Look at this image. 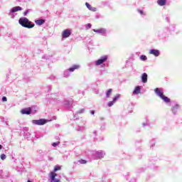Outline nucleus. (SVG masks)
Segmentation results:
<instances>
[{"mask_svg": "<svg viewBox=\"0 0 182 182\" xmlns=\"http://www.w3.org/2000/svg\"><path fill=\"white\" fill-rule=\"evenodd\" d=\"M58 144H59V142H53L52 144V146H53V147H56V146H58Z\"/></svg>", "mask_w": 182, "mask_h": 182, "instance_id": "393cba45", "label": "nucleus"}, {"mask_svg": "<svg viewBox=\"0 0 182 182\" xmlns=\"http://www.w3.org/2000/svg\"><path fill=\"white\" fill-rule=\"evenodd\" d=\"M86 26H87V28H88V29H90V28H92V24L87 23V24L86 25Z\"/></svg>", "mask_w": 182, "mask_h": 182, "instance_id": "bb28decb", "label": "nucleus"}, {"mask_svg": "<svg viewBox=\"0 0 182 182\" xmlns=\"http://www.w3.org/2000/svg\"><path fill=\"white\" fill-rule=\"evenodd\" d=\"M78 163H80V164H86L87 161H86V160H84V159H80L78 161Z\"/></svg>", "mask_w": 182, "mask_h": 182, "instance_id": "412c9836", "label": "nucleus"}, {"mask_svg": "<svg viewBox=\"0 0 182 182\" xmlns=\"http://www.w3.org/2000/svg\"><path fill=\"white\" fill-rule=\"evenodd\" d=\"M27 182H32V181H31L28 180Z\"/></svg>", "mask_w": 182, "mask_h": 182, "instance_id": "2f4dec72", "label": "nucleus"}, {"mask_svg": "<svg viewBox=\"0 0 182 182\" xmlns=\"http://www.w3.org/2000/svg\"><path fill=\"white\" fill-rule=\"evenodd\" d=\"M60 166H55L54 167V170L53 171H51V173H56V171H59V170H60Z\"/></svg>", "mask_w": 182, "mask_h": 182, "instance_id": "aec40b11", "label": "nucleus"}, {"mask_svg": "<svg viewBox=\"0 0 182 182\" xmlns=\"http://www.w3.org/2000/svg\"><path fill=\"white\" fill-rule=\"evenodd\" d=\"M1 160H5V159H6V155H5L4 154H2L1 155Z\"/></svg>", "mask_w": 182, "mask_h": 182, "instance_id": "b1692460", "label": "nucleus"}, {"mask_svg": "<svg viewBox=\"0 0 182 182\" xmlns=\"http://www.w3.org/2000/svg\"><path fill=\"white\" fill-rule=\"evenodd\" d=\"M112 92H113V90L109 89L106 93L107 97H110V95H112Z\"/></svg>", "mask_w": 182, "mask_h": 182, "instance_id": "6ab92c4d", "label": "nucleus"}, {"mask_svg": "<svg viewBox=\"0 0 182 182\" xmlns=\"http://www.w3.org/2000/svg\"><path fill=\"white\" fill-rule=\"evenodd\" d=\"M140 59L141 60H146L147 57L146 55H141Z\"/></svg>", "mask_w": 182, "mask_h": 182, "instance_id": "4be33fe9", "label": "nucleus"}, {"mask_svg": "<svg viewBox=\"0 0 182 182\" xmlns=\"http://www.w3.org/2000/svg\"><path fill=\"white\" fill-rule=\"evenodd\" d=\"M150 55H154V56H159L160 55V51L159 50H151L149 51Z\"/></svg>", "mask_w": 182, "mask_h": 182, "instance_id": "6e6552de", "label": "nucleus"}, {"mask_svg": "<svg viewBox=\"0 0 182 182\" xmlns=\"http://www.w3.org/2000/svg\"><path fill=\"white\" fill-rule=\"evenodd\" d=\"M141 87L140 86H136L133 91L134 95H139L141 93Z\"/></svg>", "mask_w": 182, "mask_h": 182, "instance_id": "9d476101", "label": "nucleus"}, {"mask_svg": "<svg viewBox=\"0 0 182 182\" xmlns=\"http://www.w3.org/2000/svg\"><path fill=\"white\" fill-rule=\"evenodd\" d=\"M80 66L77 65H73V67L70 68L68 69V70L70 72H75V70H76V69H79Z\"/></svg>", "mask_w": 182, "mask_h": 182, "instance_id": "4468645a", "label": "nucleus"}, {"mask_svg": "<svg viewBox=\"0 0 182 182\" xmlns=\"http://www.w3.org/2000/svg\"><path fill=\"white\" fill-rule=\"evenodd\" d=\"M139 13H140L141 14H143V11H139Z\"/></svg>", "mask_w": 182, "mask_h": 182, "instance_id": "c756f323", "label": "nucleus"}, {"mask_svg": "<svg viewBox=\"0 0 182 182\" xmlns=\"http://www.w3.org/2000/svg\"><path fill=\"white\" fill-rule=\"evenodd\" d=\"M72 35V31L69 29H65L62 32V38L63 39H66V38H69Z\"/></svg>", "mask_w": 182, "mask_h": 182, "instance_id": "39448f33", "label": "nucleus"}, {"mask_svg": "<svg viewBox=\"0 0 182 182\" xmlns=\"http://www.w3.org/2000/svg\"><path fill=\"white\" fill-rule=\"evenodd\" d=\"M22 114H31L32 113V109L31 107H28L23 109H21Z\"/></svg>", "mask_w": 182, "mask_h": 182, "instance_id": "0eeeda50", "label": "nucleus"}, {"mask_svg": "<svg viewBox=\"0 0 182 182\" xmlns=\"http://www.w3.org/2000/svg\"><path fill=\"white\" fill-rule=\"evenodd\" d=\"M56 176H58V174L56 173L50 172L49 177L50 178V182H60V180L55 179L56 178Z\"/></svg>", "mask_w": 182, "mask_h": 182, "instance_id": "423d86ee", "label": "nucleus"}, {"mask_svg": "<svg viewBox=\"0 0 182 182\" xmlns=\"http://www.w3.org/2000/svg\"><path fill=\"white\" fill-rule=\"evenodd\" d=\"M28 14V11L24 12V16H26V14Z\"/></svg>", "mask_w": 182, "mask_h": 182, "instance_id": "cd10ccee", "label": "nucleus"}, {"mask_svg": "<svg viewBox=\"0 0 182 182\" xmlns=\"http://www.w3.org/2000/svg\"><path fill=\"white\" fill-rule=\"evenodd\" d=\"M18 11H22V7L19 6L13 7L11 9V13L15 14V12H18Z\"/></svg>", "mask_w": 182, "mask_h": 182, "instance_id": "9b49d317", "label": "nucleus"}, {"mask_svg": "<svg viewBox=\"0 0 182 182\" xmlns=\"http://www.w3.org/2000/svg\"><path fill=\"white\" fill-rule=\"evenodd\" d=\"M113 105H114V102H113V101H110L109 102H108L109 107H112V106H113Z\"/></svg>", "mask_w": 182, "mask_h": 182, "instance_id": "5701e85b", "label": "nucleus"}, {"mask_svg": "<svg viewBox=\"0 0 182 182\" xmlns=\"http://www.w3.org/2000/svg\"><path fill=\"white\" fill-rule=\"evenodd\" d=\"M157 4L159 6H164L167 4V1L166 0H157Z\"/></svg>", "mask_w": 182, "mask_h": 182, "instance_id": "f8f14e48", "label": "nucleus"}, {"mask_svg": "<svg viewBox=\"0 0 182 182\" xmlns=\"http://www.w3.org/2000/svg\"><path fill=\"white\" fill-rule=\"evenodd\" d=\"M35 22H36V25L41 26V25H43L45 23V20L39 19V20L36 21Z\"/></svg>", "mask_w": 182, "mask_h": 182, "instance_id": "2eb2a0df", "label": "nucleus"}, {"mask_svg": "<svg viewBox=\"0 0 182 182\" xmlns=\"http://www.w3.org/2000/svg\"><path fill=\"white\" fill-rule=\"evenodd\" d=\"M107 58H108L107 55H104L101 57L100 59L95 61V65L100 66V65H102V63H105V62L107 61Z\"/></svg>", "mask_w": 182, "mask_h": 182, "instance_id": "7ed1b4c3", "label": "nucleus"}, {"mask_svg": "<svg viewBox=\"0 0 182 182\" xmlns=\"http://www.w3.org/2000/svg\"><path fill=\"white\" fill-rule=\"evenodd\" d=\"M179 109H180V105H176V106L172 107V112L173 113H176L177 112V110H179Z\"/></svg>", "mask_w": 182, "mask_h": 182, "instance_id": "dca6fc26", "label": "nucleus"}, {"mask_svg": "<svg viewBox=\"0 0 182 182\" xmlns=\"http://www.w3.org/2000/svg\"><path fill=\"white\" fill-rule=\"evenodd\" d=\"M93 32H96L97 33H106V29L105 28H98V29H93Z\"/></svg>", "mask_w": 182, "mask_h": 182, "instance_id": "1a4fd4ad", "label": "nucleus"}, {"mask_svg": "<svg viewBox=\"0 0 182 182\" xmlns=\"http://www.w3.org/2000/svg\"><path fill=\"white\" fill-rule=\"evenodd\" d=\"M141 80L143 83H147V73H144L142 74Z\"/></svg>", "mask_w": 182, "mask_h": 182, "instance_id": "ddd939ff", "label": "nucleus"}, {"mask_svg": "<svg viewBox=\"0 0 182 182\" xmlns=\"http://www.w3.org/2000/svg\"><path fill=\"white\" fill-rule=\"evenodd\" d=\"M33 124H37L38 126H43V124H46L48 123V121L45 119H41L38 120H33Z\"/></svg>", "mask_w": 182, "mask_h": 182, "instance_id": "20e7f679", "label": "nucleus"}, {"mask_svg": "<svg viewBox=\"0 0 182 182\" xmlns=\"http://www.w3.org/2000/svg\"><path fill=\"white\" fill-rule=\"evenodd\" d=\"M119 99H120V95L118 94L113 98L112 101L114 102V103H116V102H117Z\"/></svg>", "mask_w": 182, "mask_h": 182, "instance_id": "a211bd4d", "label": "nucleus"}, {"mask_svg": "<svg viewBox=\"0 0 182 182\" xmlns=\"http://www.w3.org/2000/svg\"><path fill=\"white\" fill-rule=\"evenodd\" d=\"M2 149V145L0 144V150Z\"/></svg>", "mask_w": 182, "mask_h": 182, "instance_id": "7c9ffc66", "label": "nucleus"}, {"mask_svg": "<svg viewBox=\"0 0 182 182\" xmlns=\"http://www.w3.org/2000/svg\"><path fill=\"white\" fill-rule=\"evenodd\" d=\"M18 23L23 28H28V29H31V28H33L35 26V24L29 21L27 18H21L18 20Z\"/></svg>", "mask_w": 182, "mask_h": 182, "instance_id": "f257e3e1", "label": "nucleus"}, {"mask_svg": "<svg viewBox=\"0 0 182 182\" xmlns=\"http://www.w3.org/2000/svg\"><path fill=\"white\" fill-rule=\"evenodd\" d=\"M8 99L6 98V97H2V102H7Z\"/></svg>", "mask_w": 182, "mask_h": 182, "instance_id": "a878e982", "label": "nucleus"}, {"mask_svg": "<svg viewBox=\"0 0 182 182\" xmlns=\"http://www.w3.org/2000/svg\"><path fill=\"white\" fill-rule=\"evenodd\" d=\"M85 5L87 6V8H88L90 9V11H95V8L92 7V6L90 4H89V3L86 2Z\"/></svg>", "mask_w": 182, "mask_h": 182, "instance_id": "f3484780", "label": "nucleus"}, {"mask_svg": "<svg viewBox=\"0 0 182 182\" xmlns=\"http://www.w3.org/2000/svg\"><path fill=\"white\" fill-rule=\"evenodd\" d=\"M91 114H95V111L94 110L91 111Z\"/></svg>", "mask_w": 182, "mask_h": 182, "instance_id": "c85d7f7f", "label": "nucleus"}, {"mask_svg": "<svg viewBox=\"0 0 182 182\" xmlns=\"http://www.w3.org/2000/svg\"><path fill=\"white\" fill-rule=\"evenodd\" d=\"M154 92L157 96L161 97L162 100L165 101L166 103L170 102V98L167 97L166 96L164 95V93L163 92V90L160 88H155Z\"/></svg>", "mask_w": 182, "mask_h": 182, "instance_id": "f03ea898", "label": "nucleus"}]
</instances>
